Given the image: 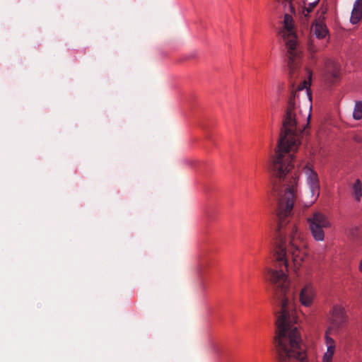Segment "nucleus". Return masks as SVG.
Returning <instances> with one entry per match:
<instances>
[{"instance_id":"f257e3e1","label":"nucleus","mask_w":362,"mask_h":362,"mask_svg":"<svg viewBox=\"0 0 362 362\" xmlns=\"http://www.w3.org/2000/svg\"><path fill=\"white\" fill-rule=\"evenodd\" d=\"M287 48L289 81L293 88L296 79L308 76L299 83L297 90L292 89L282 121L277 148L270 158L269 170L273 180L272 194L276 199L277 228L273 243V267L267 268L265 278L272 286L274 296L279 300V311L276 322H297L294 305L291 299L288 257L296 268L307 257L306 243L301 237L293 220V209L298 198V168H302L307 185L315 199L320 194V180L317 173L309 163L294 164V154L300 144L303 133L299 125L301 119L298 91L306 89L310 84L312 72L301 69V50L297 38H283Z\"/></svg>"},{"instance_id":"f03ea898","label":"nucleus","mask_w":362,"mask_h":362,"mask_svg":"<svg viewBox=\"0 0 362 362\" xmlns=\"http://www.w3.org/2000/svg\"><path fill=\"white\" fill-rule=\"evenodd\" d=\"M312 237L316 241H323L325 230L331 227L328 217L320 211H315L307 218Z\"/></svg>"},{"instance_id":"7ed1b4c3","label":"nucleus","mask_w":362,"mask_h":362,"mask_svg":"<svg viewBox=\"0 0 362 362\" xmlns=\"http://www.w3.org/2000/svg\"><path fill=\"white\" fill-rule=\"evenodd\" d=\"M346 320V316L344 308L339 305L333 307L329 317L330 326L327 329L328 335L332 332H336L340 328L343 327Z\"/></svg>"},{"instance_id":"20e7f679","label":"nucleus","mask_w":362,"mask_h":362,"mask_svg":"<svg viewBox=\"0 0 362 362\" xmlns=\"http://www.w3.org/2000/svg\"><path fill=\"white\" fill-rule=\"evenodd\" d=\"M340 76L339 65L334 61L327 59L325 65L324 78L331 84L335 83Z\"/></svg>"},{"instance_id":"39448f33","label":"nucleus","mask_w":362,"mask_h":362,"mask_svg":"<svg viewBox=\"0 0 362 362\" xmlns=\"http://www.w3.org/2000/svg\"><path fill=\"white\" fill-rule=\"evenodd\" d=\"M315 295L316 293L313 286L310 283L306 284L302 288L299 294L300 303L305 307L311 306L315 298Z\"/></svg>"},{"instance_id":"423d86ee","label":"nucleus","mask_w":362,"mask_h":362,"mask_svg":"<svg viewBox=\"0 0 362 362\" xmlns=\"http://www.w3.org/2000/svg\"><path fill=\"white\" fill-rule=\"evenodd\" d=\"M325 341L327 346V351L323 355L322 362H332L335 352L336 343L335 341L328 335V331H326L325 332Z\"/></svg>"},{"instance_id":"0eeeda50","label":"nucleus","mask_w":362,"mask_h":362,"mask_svg":"<svg viewBox=\"0 0 362 362\" xmlns=\"http://www.w3.org/2000/svg\"><path fill=\"white\" fill-rule=\"evenodd\" d=\"M311 33L317 38L322 39L327 35L328 30L322 21L315 20V21L313 23Z\"/></svg>"},{"instance_id":"6e6552de","label":"nucleus","mask_w":362,"mask_h":362,"mask_svg":"<svg viewBox=\"0 0 362 362\" xmlns=\"http://www.w3.org/2000/svg\"><path fill=\"white\" fill-rule=\"evenodd\" d=\"M362 18V0H356L351 16V22L353 24L358 23Z\"/></svg>"},{"instance_id":"1a4fd4ad","label":"nucleus","mask_w":362,"mask_h":362,"mask_svg":"<svg viewBox=\"0 0 362 362\" xmlns=\"http://www.w3.org/2000/svg\"><path fill=\"white\" fill-rule=\"evenodd\" d=\"M316 6L317 5L314 4H303V6L300 7L299 13L300 15L301 21L303 23L308 22L309 14L313 11V8Z\"/></svg>"},{"instance_id":"9d476101","label":"nucleus","mask_w":362,"mask_h":362,"mask_svg":"<svg viewBox=\"0 0 362 362\" xmlns=\"http://www.w3.org/2000/svg\"><path fill=\"white\" fill-rule=\"evenodd\" d=\"M354 194L357 201L362 197V183L360 180H357L353 186Z\"/></svg>"},{"instance_id":"9b49d317","label":"nucleus","mask_w":362,"mask_h":362,"mask_svg":"<svg viewBox=\"0 0 362 362\" xmlns=\"http://www.w3.org/2000/svg\"><path fill=\"white\" fill-rule=\"evenodd\" d=\"M353 117L357 120L362 119V101L356 103Z\"/></svg>"},{"instance_id":"f8f14e48","label":"nucleus","mask_w":362,"mask_h":362,"mask_svg":"<svg viewBox=\"0 0 362 362\" xmlns=\"http://www.w3.org/2000/svg\"><path fill=\"white\" fill-rule=\"evenodd\" d=\"M320 0H303V4L317 5Z\"/></svg>"},{"instance_id":"ddd939ff","label":"nucleus","mask_w":362,"mask_h":362,"mask_svg":"<svg viewBox=\"0 0 362 362\" xmlns=\"http://www.w3.org/2000/svg\"><path fill=\"white\" fill-rule=\"evenodd\" d=\"M354 139L357 143L362 142V138L360 136H358V135L354 136Z\"/></svg>"},{"instance_id":"4468645a","label":"nucleus","mask_w":362,"mask_h":362,"mask_svg":"<svg viewBox=\"0 0 362 362\" xmlns=\"http://www.w3.org/2000/svg\"><path fill=\"white\" fill-rule=\"evenodd\" d=\"M283 86H284V84L283 83H280L279 85V87H278V90L279 91H281V90L283 88Z\"/></svg>"},{"instance_id":"2eb2a0df","label":"nucleus","mask_w":362,"mask_h":362,"mask_svg":"<svg viewBox=\"0 0 362 362\" xmlns=\"http://www.w3.org/2000/svg\"><path fill=\"white\" fill-rule=\"evenodd\" d=\"M310 116H311V115H310V113H309V114H308V117H307L308 121H309V120H310Z\"/></svg>"},{"instance_id":"dca6fc26","label":"nucleus","mask_w":362,"mask_h":362,"mask_svg":"<svg viewBox=\"0 0 362 362\" xmlns=\"http://www.w3.org/2000/svg\"><path fill=\"white\" fill-rule=\"evenodd\" d=\"M308 96L309 97L310 99L311 98V95L308 93Z\"/></svg>"}]
</instances>
